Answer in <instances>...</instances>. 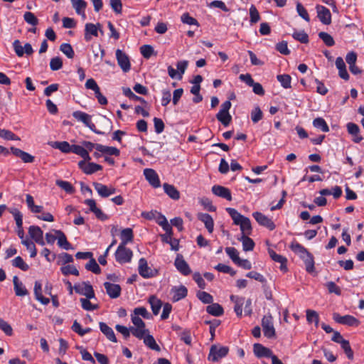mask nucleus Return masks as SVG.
Instances as JSON below:
<instances>
[{
    "instance_id": "2eb2a0df",
    "label": "nucleus",
    "mask_w": 364,
    "mask_h": 364,
    "mask_svg": "<svg viewBox=\"0 0 364 364\" xmlns=\"http://www.w3.org/2000/svg\"><path fill=\"white\" fill-rule=\"evenodd\" d=\"M144 175L146 181L154 188H159L161 182L157 173L152 168H145L144 170Z\"/></svg>"
},
{
    "instance_id": "680f3d73",
    "label": "nucleus",
    "mask_w": 364,
    "mask_h": 364,
    "mask_svg": "<svg viewBox=\"0 0 364 364\" xmlns=\"http://www.w3.org/2000/svg\"><path fill=\"white\" fill-rule=\"evenodd\" d=\"M197 297L204 304H210L213 301V296L209 293L205 291H198L197 294Z\"/></svg>"
},
{
    "instance_id": "58836bf2",
    "label": "nucleus",
    "mask_w": 364,
    "mask_h": 364,
    "mask_svg": "<svg viewBox=\"0 0 364 364\" xmlns=\"http://www.w3.org/2000/svg\"><path fill=\"white\" fill-rule=\"evenodd\" d=\"M72 152L81 156L83 159V160H87V161L91 160V157L90 156L89 153L83 147L82 145V146L73 145Z\"/></svg>"
},
{
    "instance_id": "b1692460",
    "label": "nucleus",
    "mask_w": 364,
    "mask_h": 364,
    "mask_svg": "<svg viewBox=\"0 0 364 364\" xmlns=\"http://www.w3.org/2000/svg\"><path fill=\"white\" fill-rule=\"evenodd\" d=\"M198 219L203 222L209 233L214 230V221L212 216L208 213H200L198 214Z\"/></svg>"
},
{
    "instance_id": "6e6552de",
    "label": "nucleus",
    "mask_w": 364,
    "mask_h": 364,
    "mask_svg": "<svg viewBox=\"0 0 364 364\" xmlns=\"http://www.w3.org/2000/svg\"><path fill=\"white\" fill-rule=\"evenodd\" d=\"M92 186L98 195L102 198H107L114 194L117 191V189L114 186H108L98 182H94Z\"/></svg>"
},
{
    "instance_id": "72a5a7b5",
    "label": "nucleus",
    "mask_w": 364,
    "mask_h": 364,
    "mask_svg": "<svg viewBox=\"0 0 364 364\" xmlns=\"http://www.w3.org/2000/svg\"><path fill=\"white\" fill-rule=\"evenodd\" d=\"M50 144L53 148L58 149L63 153L68 154L72 152L73 145H70L68 141H53Z\"/></svg>"
},
{
    "instance_id": "20e7f679",
    "label": "nucleus",
    "mask_w": 364,
    "mask_h": 364,
    "mask_svg": "<svg viewBox=\"0 0 364 364\" xmlns=\"http://www.w3.org/2000/svg\"><path fill=\"white\" fill-rule=\"evenodd\" d=\"M262 327L264 336L272 338L275 336L276 332L273 323V317L271 314L263 316L262 319Z\"/></svg>"
},
{
    "instance_id": "5701e85b",
    "label": "nucleus",
    "mask_w": 364,
    "mask_h": 364,
    "mask_svg": "<svg viewBox=\"0 0 364 364\" xmlns=\"http://www.w3.org/2000/svg\"><path fill=\"white\" fill-rule=\"evenodd\" d=\"M253 351L255 355L257 358H272V356L274 355L272 353V351L269 349L268 348L264 347L260 343H255L253 346Z\"/></svg>"
},
{
    "instance_id": "f8f14e48",
    "label": "nucleus",
    "mask_w": 364,
    "mask_h": 364,
    "mask_svg": "<svg viewBox=\"0 0 364 364\" xmlns=\"http://www.w3.org/2000/svg\"><path fill=\"white\" fill-rule=\"evenodd\" d=\"M101 24L99 23L97 24L87 23L85 26V40L86 41H90L92 36L97 37L98 36V30L103 33V31L101 30Z\"/></svg>"
},
{
    "instance_id": "8fccbe9b",
    "label": "nucleus",
    "mask_w": 364,
    "mask_h": 364,
    "mask_svg": "<svg viewBox=\"0 0 364 364\" xmlns=\"http://www.w3.org/2000/svg\"><path fill=\"white\" fill-rule=\"evenodd\" d=\"M21 243L30 251V257L33 258L37 255V250L34 243L29 239L22 240Z\"/></svg>"
},
{
    "instance_id": "37998d69",
    "label": "nucleus",
    "mask_w": 364,
    "mask_h": 364,
    "mask_svg": "<svg viewBox=\"0 0 364 364\" xmlns=\"http://www.w3.org/2000/svg\"><path fill=\"white\" fill-rule=\"evenodd\" d=\"M97 151L109 155L118 156L119 154V150L118 149L112 146H104L102 144L97 146Z\"/></svg>"
},
{
    "instance_id": "09e8293b",
    "label": "nucleus",
    "mask_w": 364,
    "mask_h": 364,
    "mask_svg": "<svg viewBox=\"0 0 364 364\" xmlns=\"http://www.w3.org/2000/svg\"><path fill=\"white\" fill-rule=\"evenodd\" d=\"M216 117L225 127L228 126L232 120V117L229 112H219Z\"/></svg>"
},
{
    "instance_id": "774afa93",
    "label": "nucleus",
    "mask_w": 364,
    "mask_h": 364,
    "mask_svg": "<svg viewBox=\"0 0 364 364\" xmlns=\"http://www.w3.org/2000/svg\"><path fill=\"white\" fill-rule=\"evenodd\" d=\"M263 114L260 108L257 106L255 107L251 112V119L254 123H257L262 119Z\"/></svg>"
},
{
    "instance_id": "a878e982",
    "label": "nucleus",
    "mask_w": 364,
    "mask_h": 364,
    "mask_svg": "<svg viewBox=\"0 0 364 364\" xmlns=\"http://www.w3.org/2000/svg\"><path fill=\"white\" fill-rule=\"evenodd\" d=\"M347 129L348 133L353 136V140L354 142L359 143L363 140V137L360 134V128L356 124L353 122L348 123Z\"/></svg>"
},
{
    "instance_id": "7c9ffc66",
    "label": "nucleus",
    "mask_w": 364,
    "mask_h": 364,
    "mask_svg": "<svg viewBox=\"0 0 364 364\" xmlns=\"http://www.w3.org/2000/svg\"><path fill=\"white\" fill-rule=\"evenodd\" d=\"M134 238V233L132 228H124L121 231L120 239L121 242L119 245H127L129 242H132Z\"/></svg>"
},
{
    "instance_id": "de8ad7c7",
    "label": "nucleus",
    "mask_w": 364,
    "mask_h": 364,
    "mask_svg": "<svg viewBox=\"0 0 364 364\" xmlns=\"http://www.w3.org/2000/svg\"><path fill=\"white\" fill-rule=\"evenodd\" d=\"M12 265L16 268H18L23 271H27L29 269L28 264H27L21 257L18 256L15 257L12 261Z\"/></svg>"
},
{
    "instance_id": "5fc2aeb1",
    "label": "nucleus",
    "mask_w": 364,
    "mask_h": 364,
    "mask_svg": "<svg viewBox=\"0 0 364 364\" xmlns=\"http://www.w3.org/2000/svg\"><path fill=\"white\" fill-rule=\"evenodd\" d=\"M132 314L137 317L142 316L146 319H150L151 318V314L149 313L147 309L143 306L135 308Z\"/></svg>"
},
{
    "instance_id": "4468645a",
    "label": "nucleus",
    "mask_w": 364,
    "mask_h": 364,
    "mask_svg": "<svg viewBox=\"0 0 364 364\" xmlns=\"http://www.w3.org/2000/svg\"><path fill=\"white\" fill-rule=\"evenodd\" d=\"M174 265L177 270L184 276H188L191 273V269L188 264L185 261L183 256L178 255L174 262Z\"/></svg>"
},
{
    "instance_id": "aec40b11",
    "label": "nucleus",
    "mask_w": 364,
    "mask_h": 364,
    "mask_svg": "<svg viewBox=\"0 0 364 364\" xmlns=\"http://www.w3.org/2000/svg\"><path fill=\"white\" fill-rule=\"evenodd\" d=\"M104 287L110 298L116 299L120 296L122 289L119 284L106 282L104 283Z\"/></svg>"
},
{
    "instance_id": "f3484780",
    "label": "nucleus",
    "mask_w": 364,
    "mask_h": 364,
    "mask_svg": "<svg viewBox=\"0 0 364 364\" xmlns=\"http://www.w3.org/2000/svg\"><path fill=\"white\" fill-rule=\"evenodd\" d=\"M85 204L89 207L90 211L93 213L99 220L103 221L108 219V216L105 214L100 208L97 207L96 202L94 199L85 200Z\"/></svg>"
},
{
    "instance_id": "13d9d810",
    "label": "nucleus",
    "mask_w": 364,
    "mask_h": 364,
    "mask_svg": "<svg viewBox=\"0 0 364 364\" xmlns=\"http://www.w3.org/2000/svg\"><path fill=\"white\" fill-rule=\"evenodd\" d=\"M250 18L252 24L257 23L260 19L259 11L255 5H251L250 8Z\"/></svg>"
},
{
    "instance_id": "bf43d9fd",
    "label": "nucleus",
    "mask_w": 364,
    "mask_h": 364,
    "mask_svg": "<svg viewBox=\"0 0 364 364\" xmlns=\"http://www.w3.org/2000/svg\"><path fill=\"white\" fill-rule=\"evenodd\" d=\"M292 36L295 40L302 43H306L309 42V36L304 31H295L293 33Z\"/></svg>"
},
{
    "instance_id": "4be33fe9",
    "label": "nucleus",
    "mask_w": 364,
    "mask_h": 364,
    "mask_svg": "<svg viewBox=\"0 0 364 364\" xmlns=\"http://www.w3.org/2000/svg\"><path fill=\"white\" fill-rule=\"evenodd\" d=\"M291 250L303 260L311 254L301 244L296 241H293L290 245Z\"/></svg>"
},
{
    "instance_id": "39448f33",
    "label": "nucleus",
    "mask_w": 364,
    "mask_h": 364,
    "mask_svg": "<svg viewBox=\"0 0 364 364\" xmlns=\"http://www.w3.org/2000/svg\"><path fill=\"white\" fill-rule=\"evenodd\" d=\"M73 117L77 121L82 122L86 127L92 132L98 134H102L103 132L95 129V125L92 122L91 116L82 111H75L73 113Z\"/></svg>"
},
{
    "instance_id": "338daca9",
    "label": "nucleus",
    "mask_w": 364,
    "mask_h": 364,
    "mask_svg": "<svg viewBox=\"0 0 364 364\" xmlns=\"http://www.w3.org/2000/svg\"><path fill=\"white\" fill-rule=\"evenodd\" d=\"M171 100V93L169 90H161V103L164 107H166Z\"/></svg>"
},
{
    "instance_id": "79ce46f5",
    "label": "nucleus",
    "mask_w": 364,
    "mask_h": 364,
    "mask_svg": "<svg viewBox=\"0 0 364 364\" xmlns=\"http://www.w3.org/2000/svg\"><path fill=\"white\" fill-rule=\"evenodd\" d=\"M149 302L151 305L153 314L154 315H157L159 313V311L162 306V303L161 300H159L154 296H151L149 299Z\"/></svg>"
},
{
    "instance_id": "f257e3e1",
    "label": "nucleus",
    "mask_w": 364,
    "mask_h": 364,
    "mask_svg": "<svg viewBox=\"0 0 364 364\" xmlns=\"http://www.w3.org/2000/svg\"><path fill=\"white\" fill-rule=\"evenodd\" d=\"M225 210L231 217L233 224L239 225L242 235H249L252 232V225L250 220L240 214L236 209L232 208H226Z\"/></svg>"
},
{
    "instance_id": "1a4fd4ad",
    "label": "nucleus",
    "mask_w": 364,
    "mask_h": 364,
    "mask_svg": "<svg viewBox=\"0 0 364 364\" xmlns=\"http://www.w3.org/2000/svg\"><path fill=\"white\" fill-rule=\"evenodd\" d=\"M73 288L77 293L85 296L87 299H92L95 297V292L92 287L89 283L82 282L76 284Z\"/></svg>"
},
{
    "instance_id": "a19ab883",
    "label": "nucleus",
    "mask_w": 364,
    "mask_h": 364,
    "mask_svg": "<svg viewBox=\"0 0 364 364\" xmlns=\"http://www.w3.org/2000/svg\"><path fill=\"white\" fill-rule=\"evenodd\" d=\"M240 240L242 242L244 251H251L254 249L255 242L248 235H242Z\"/></svg>"
},
{
    "instance_id": "2f4dec72",
    "label": "nucleus",
    "mask_w": 364,
    "mask_h": 364,
    "mask_svg": "<svg viewBox=\"0 0 364 364\" xmlns=\"http://www.w3.org/2000/svg\"><path fill=\"white\" fill-rule=\"evenodd\" d=\"M70 1L76 13L82 16L83 18H85L86 15L85 10L87 6V3L84 0H70Z\"/></svg>"
},
{
    "instance_id": "4c0bfd02",
    "label": "nucleus",
    "mask_w": 364,
    "mask_h": 364,
    "mask_svg": "<svg viewBox=\"0 0 364 364\" xmlns=\"http://www.w3.org/2000/svg\"><path fill=\"white\" fill-rule=\"evenodd\" d=\"M173 235H161V240L171 245V249L177 251L179 247V241L172 237Z\"/></svg>"
},
{
    "instance_id": "0e129e2a",
    "label": "nucleus",
    "mask_w": 364,
    "mask_h": 364,
    "mask_svg": "<svg viewBox=\"0 0 364 364\" xmlns=\"http://www.w3.org/2000/svg\"><path fill=\"white\" fill-rule=\"evenodd\" d=\"M318 36L327 46H333L335 44L333 37L328 33L320 32Z\"/></svg>"
},
{
    "instance_id": "9d476101",
    "label": "nucleus",
    "mask_w": 364,
    "mask_h": 364,
    "mask_svg": "<svg viewBox=\"0 0 364 364\" xmlns=\"http://www.w3.org/2000/svg\"><path fill=\"white\" fill-rule=\"evenodd\" d=\"M87 160H82L78 162L79 168L85 174H92L102 169V166L95 163L89 162Z\"/></svg>"
},
{
    "instance_id": "9b49d317",
    "label": "nucleus",
    "mask_w": 364,
    "mask_h": 364,
    "mask_svg": "<svg viewBox=\"0 0 364 364\" xmlns=\"http://www.w3.org/2000/svg\"><path fill=\"white\" fill-rule=\"evenodd\" d=\"M116 58L118 65L124 73L128 72L131 69L129 58L122 50L119 49L116 50Z\"/></svg>"
},
{
    "instance_id": "ea45409f",
    "label": "nucleus",
    "mask_w": 364,
    "mask_h": 364,
    "mask_svg": "<svg viewBox=\"0 0 364 364\" xmlns=\"http://www.w3.org/2000/svg\"><path fill=\"white\" fill-rule=\"evenodd\" d=\"M144 343L151 350L159 351L160 347L156 343L154 338L149 333L143 338Z\"/></svg>"
},
{
    "instance_id": "6ab92c4d",
    "label": "nucleus",
    "mask_w": 364,
    "mask_h": 364,
    "mask_svg": "<svg viewBox=\"0 0 364 364\" xmlns=\"http://www.w3.org/2000/svg\"><path fill=\"white\" fill-rule=\"evenodd\" d=\"M187 288L183 285L173 287L171 289V299L173 302L178 301L185 298L187 296Z\"/></svg>"
},
{
    "instance_id": "e433bc0d",
    "label": "nucleus",
    "mask_w": 364,
    "mask_h": 364,
    "mask_svg": "<svg viewBox=\"0 0 364 364\" xmlns=\"http://www.w3.org/2000/svg\"><path fill=\"white\" fill-rule=\"evenodd\" d=\"M206 311L214 316H220L224 313L223 307L217 303H212L208 305L206 307Z\"/></svg>"
},
{
    "instance_id": "c9c22d12",
    "label": "nucleus",
    "mask_w": 364,
    "mask_h": 364,
    "mask_svg": "<svg viewBox=\"0 0 364 364\" xmlns=\"http://www.w3.org/2000/svg\"><path fill=\"white\" fill-rule=\"evenodd\" d=\"M269 255L270 257L276 262L280 263V269L282 271L287 270V259L282 255L277 254L274 250H269Z\"/></svg>"
},
{
    "instance_id": "69168bd1",
    "label": "nucleus",
    "mask_w": 364,
    "mask_h": 364,
    "mask_svg": "<svg viewBox=\"0 0 364 364\" xmlns=\"http://www.w3.org/2000/svg\"><path fill=\"white\" fill-rule=\"evenodd\" d=\"M60 51H62L68 58H73L74 57V50L69 43H63L60 47Z\"/></svg>"
},
{
    "instance_id": "a18cd8bd",
    "label": "nucleus",
    "mask_w": 364,
    "mask_h": 364,
    "mask_svg": "<svg viewBox=\"0 0 364 364\" xmlns=\"http://www.w3.org/2000/svg\"><path fill=\"white\" fill-rule=\"evenodd\" d=\"M313 125L315 128L321 130L323 132H328L329 131V127L324 120V119L321 117H317L314 119Z\"/></svg>"
},
{
    "instance_id": "473e14b6",
    "label": "nucleus",
    "mask_w": 364,
    "mask_h": 364,
    "mask_svg": "<svg viewBox=\"0 0 364 364\" xmlns=\"http://www.w3.org/2000/svg\"><path fill=\"white\" fill-rule=\"evenodd\" d=\"M100 331L106 336L110 341L116 343L117 341L113 330L105 323L100 322L99 323Z\"/></svg>"
},
{
    "instance_id": "603ef678",
    "label": "nucleus",
    "mask_w": 364,
    "mask_h": 364,
    "mask_svg": "<svg viewBox=\"0 0 364 364\" xmlns=\"http://www.w3.org/2000/svg\"><path fill=\"white\" fill-rule=\"evenodd\" d=\"M339 344L341 345L342 349L344 350L348 358L352 360L353 358V352L351 349L349 341L343 339Z\"/></svg>"
},
{
    "instance_id": "ddd939ff",
    "label": "nucleus",
    "mask_w": 364,
    "mask_h": 364,
    "mask_svg": "<svg viewBox=\"0 0 364 364\" xmlns=\"http://www.w3.org/2000/svg\"><path fill=\"white\" fill-rule=\"evenodd\" d=\"M30 237L38 245L43 246L45 241L43 239V232L41 228L37 225H31L28 228Z\"/></svg>"
},
{
    "instance_id": "393cba45",
    "label": "nucleus",
    "mask_w": 364,
    "mask_h": 364,
    "mask_svg": "<svg viewBox=\"0 0 364 364\" xmlns=\"http://www.w3.org/2000/svg\"><path fill=\"white\" fill-rule=\"evenodd\" d=\"M11 151L14 156L19 157L24 163H32L34 161L33 156L20 149L11 147Z\"/></svg>"
},
{
    "instance_id": "e2e57ef3",
    "label": "nucleus",
    "mask_w": 364,
    "mask_h": 364,
    "mask_svg": "<svg viewBox=\"0 0 364 364\" xmlns=\"http://www.w3.org/2000/svg\"><path fill=\"white\" fill-rule=\"evenodd\" d=\"M61 272L67 276L69 274H73L75 276L79 275V271L77 269V268L73 265H66L63 266L60 268Z\"/></svg>"
},
{
    "instance_id": "412c9836",
    "label": "nucleus",
    "mask_w": 364,
    "mask_h": 364,
    "mask_svg": "<svg viewBox=\"0 0 364 364\" xmlns=\"http://www.w3.org/2000/svg\"><path fill=\"white\" fill-rule=\"evenodd\" d=\"M212 192L217 196L225 198L229 201L232 200L231 192L228 188L219 185H215L212 187Z\"/></svg>"
},
{
    "instance_id": "c756f323",
    "label": "nucleus",
    "mask_w": 364,
    "mask_h": 364,
    "mask_svg": "<svg viewBox=\"0 0 364 364\" xmlns=\"http://www.w3.org/2000/svg\"><path fill=\"white\" fill-rule=\"evenodd\" d=\"M230 300L235 303L234 311L237 316H242V306L245 302V298L235 295L230 296Z\"/></svg>"
},
{
    "instance_id": "6e6d98bb",
    "label": "nucleus",
    "mask_w": 364,
    "mask_h": 364,
    "mask_svg": "<svg viewBox=\"0 0 364 364\" xmlns=\"http://www.w3.org/2000/svg\"><path fill=\"white\" fill-rule=\"evenodd\" d=\"M0 137L6 140H20V138L15 134H14L12 132L4 129H0Z\"/></svg>"
},
{
    "instance_id": "3c124183",
    "label": "nucleus",
    "mask_w": 364,
    "mask_h": 364,
    "mask_svg": "<svg viewBox=\"0 0 364 364\" xmlns=\"http://www.w3.org/2000/svg\"><path fill=\"white\" fill-rule=\"evenodd\" d=\"M277 78L284 88L288 89L291 87V77L289 75H279L277 76Z\"/></svg>"
},
{
    "instance_id": "f03ea898",
    "label": "nucleus",
    "mask_w": 364,
    "mask_h": 364,
    "mask_svg": "<svg viewBox=\"0 0 364 364\" xmlns=\"http://www.w3.org/2000/svg\"><path fill=\"white\" fill-rule=\"evenodd\" d=\"M126 246L127 245H119L114 253L116 261L122 264L129 263L133 257V252Z\"/></svg>"
},
{
    "instance_id": "a211bd4d",
    "label": "nucleus",
    "mask_w": 364,
    "mask_h": 364,
    "mask_svg": "<svg viewBox=\"0 0 364 364\" xmlns=\"http://www.w3.org/2000/svg\"><path fill=\"white\" fill-rule=\"evenodd\" d=\"M318 18L325 25H329L331 23V14L328 9L323 6L318 5L316 7Z\"/></svg>"
},
{
    "instance_id": "052dcab7",
    "label": "nucleus",
    "mask_w": 364,
    "mask_h": 364,
    "mask_svg": "<svg viewBox=\"0 0 364 364\" xmlns=\"http://www.w3.org/2000/svg\"><path fill=\"white\" fill-rule=\"evenodd\" d=\"M85 268L95 274H99L101 272L100 266L98 265L95 259H93L92 257L90 259L89 262L85 265Z\"/></svg>"
},
{
    "instance_id": "cd10ccee",
    "label": "nucleus",
    "mask_w": 364,
    "mask_h": 364,
    "mask_svg": "<svg viewBox=\"0 0 364 364\" xmlns=\"http://www.w3.org/2000/svg\"><path fill=\"white\" fill-rule=\"evenodd\" d=\"M34 294L36 300L42 304L47 305L49 304L50 299L44 297L42 294V284L38 281H36L34 284Z\"/></svg>"
},
{
    "instance_id": "7ed1b4c3",
    "label": "nucleus",
    "mask_w": 364,
    "mask_h": 364,
    "mask_svg": "<svg viewBox=\"0 0 364 364\" xmlns=\"http://www.w3.org/2000/svg\"><path fill=\"white\" fill-rule=\"evenodd\" d=\"M228 352L229 348L227 346L213 345L210 347L208 358L210 361L218 362L223 358H225L228 355Z\"/></svg>"
},
{
    "instance_id": "864d4df0",
    "label": "nucleus",
    "mask_w": 364,
    "mask_h": 364,
    "mask_svg": "<svg viewBox=\"0 0 364 364\" xmlns=\"http://www.w3.org/2000/svg\"><path fill=\"white\" fill-rule=\"evenodd\" d=\"M55 183L58 186H59L68 193H73L75 191L73 186L68 181L57 180Z\"/></svg>"
},
{
    "instance_id": "c03bdc74",
    "label": "nucleus",
    "mask_w": 364,
    "mask_h": 364,
    "mask_svg": "<svg viewBox=\"0 0 364 364\" xmlns=\"http://www.w3.org/2000/svg\"><path fill=\"white\" fill-rule=\"evenodd\" d=\"M306 320H307L308 323H314L316 327H318V322H319L318 314L316 311L311 310V309H307L306 311Z\"/></svg>"
},
{
    "instance_id": "423d86ee",
    "label": "nucleus",
    "mask_w": 364,
    "mask_h": 364,
    "mask_svg": "<svg viewBox=\"0 0 364 364\" xmlns=\"http://www.w3.org/2000/svg\"><path fill=\"white\" fill-rule=\"evenodd\" d=\"M139 274L144 278H151L156 275L157 271L152 269L149 267L147 261L145 258H141L139 260L138 266Z\"/></svg>"
},
{
    "instance_id": "bb28decb",
    "label": "nucleus",
    "mask_w": 364,
    "mask_h": 364,
    "mask_svg": "<svg viewBox=\"0 0 364 364\" xmlns=\"http://www.w3.org/2000/svg\"><path fill=\"white\" fill-rule=\"evenodd\" d=\"M14 291L18 296H24L28 294L23 284L19 281L17 276L13 277Z\"/></svg>"
},
{
    "instance_id": "dca6fc26",
    "label": "nucleus",
    "mask_w": 364,
    "mask_h": 364,
    "mask_svg": "<svg viewBox=\"0 0 364 364\" xmlns=\"http://www.w3.org/2000/svg\"><path fill=\"white\" fill-rule=\"evenodd\" d=\"M252 215L260 225L268 228L269 230H273L275 228V225L272 220L262 213L255 212Z\"/></svg>"
},
{
    "instance_id": "49530a36",
    "label": "nucleus",
    "mask_w": 364,
    "mask_h": 364,
    "mask_svg": "<svg viewBox=\"0 0 364 364\" xmlns=\"http://www.w3.org/2000/svg\"><path fill=\"white\" fill-rule=\"evenodd\" d=\"M130 331L132 335L139 339H143L149 333V330L146 328V326L130 328Z\"/></svg>"
},
{
    "instance_id": "4d7b16f0",
    "label": "nucleus",
    "mask_w": 364,
    "mask_h": 364,
    "mask_svg": "<svg viewBox=\"0 0 364 364\" xmlns=\"http://www.w3.org/2000/svg\"><path fill=\"white\" fill-rule=\"evenodd\" d=\"M296 11L300 17H301L304 21L309 22L310 17L304 6L300 3H296Z\"/></svg>"
},
{
    "instance_id": "0eeeda50",
    "label": "nucleus",
    "mask_w": 364,
    "mask_h": 364,
    "mask_svg": "<svg viewBox=\"0 0 364 364\" xmlns=\"http://www.w3.org/2000/svg\"><path fill=\"white\" fill-rule=\"evenodd\" d=\"M333 318L336 323L348 326H358L360 324V321L351 315L341 316L338 313H333Z\"/></svg>"
},
{
    "instance_id": "f704fd0d",
    "label": "nucleus",
    "mask_w": 364,
    "mask_h": 364,
    "mask_svg": "<svg viewBox=\"0 0 364 364\" xmlns=\"http://www.w3.org/2000/svg\"><path fill=\"white\" fill-rule=\"evenodd\" d=\"M163 188L164 192L173 200H178L180 198L179 191L173 186L168 183H164Z\"/></svg>"
},
{
    "instance_id": "c85d7f7f",
    "label": "nucleus",
    "mask_w": 364,
    "mask_h": 364,
    "mask_svg": "<svg viewBox=\"0 0 364 364\" xmlns=\"http://www.w3.org/2000/svg\"><path fill=\"white\" fill-rule=\"evenodd\" d=\"M55 233L57 235L58 245L60 247L66 250L72 249V245L68 241L65 235L61 230H55Z\"/></svg>"
}]
</instances>
